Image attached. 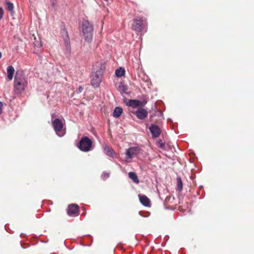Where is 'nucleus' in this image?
Listing matches in <instances>:
<instances>
[{"instance_id":"nucleus-1","label":"nucleus","mask_w":254,"mask_h":254,"mask_svg":"<svg viewBox=\"0 0 254 254\" xmlns=\"http://www.w3.org/2000/svg\"><path fill=\"white\" fill-rule=\"evenodd\" d=\"M27 85L26 79L22 72L17 71L14 81V91L16 94H20L25 90Z\"/></svg>"},{"instance_id":"nucleus-2","label":"nucleus","mask_w":254,"mask_h":254,"mask_svg":"<svg viewBox=\"0 0 254 254\" xmlns=\"http://www.w3.org/2000/svg\"><path fill=\"white\" fill-rule=\"evenodd\" d=\"M82 29L85 41L91 43L93 33V25L89 21L84 20L82 24Z\"/></svg>"},{"instance_id":"nucleus-3","label":"nucleus","mask_w":254,"mask_h":254,"mask_svg":"<svg viewBox=\"0 0 254 254\" xmlns=\"http://www.w3.org/2000/svg\"><path fill=\"white\" fill-rule=\"evenodd\" d=\"M54 114L52 115V124L56 134L60 137L63 136L66 133V128L64 127L62 120L56 118L54 119Z\"/></svg>"},{"instance_id":"nucleus-4","label":"nucleus","mask_w":254,"mask_h":254,"mask_svg":"<svg viewBox=\"0 0 254 254\" xmlns=\"http://www.w3.org/2000/svg\"><path fill=\"white\" fill-rule=\"evenodd\" d=\"M77 147L82 151L88 152L93 150L92 141L87 136L82 137L77 145Z\"/></svg>"},{"instance_id":"nucleus-5","label":"nucleus","mask_w":254,"mask_h":254,"mask_svg":"<svg viewBox=\"0 0 254 254\" xmlns=\"http://www.w3.org/2000/svg\"><path fill=\"white\" fill-rule=\"evenodd\" d=\"M103 70L101 67L99 68L96 71H92L91 76V83L93 87L95 88L98 87L102 81V76Z\"/></svg>"},{"instance_id":"nucleus-6","label":"nucleus","mask_w":254,"mask_h":254,"mask_svg":"<svg viewBox=\"0 0 254 254\" xmlns=\"http://www.w3.org/2000/svg\"><path fill=\"white\" fill-rule=\"evenodd\" d=\"M141 149L137 146L129 147L126 151V158L127 159H132L135 157H139V154L142 153Z\"/></svg>"},{"instance_id":"nucleus-7","label":"nucleus","mask_w":254,"mask_h":254,"mask_svg":"<svg viewBox=\"0 0 254 254\" xmlns=\"http://www.w3.org/2000/svg\"><path fill=\"white\" fill-rule=\"evenodd\" d=\"M63 37L64 41V53L67 55L69 56L71 52L70 43L69 38L67 31L66 29H64L63 31Z\"/></svg>"},{"instance_id":"nucleus-8","label":"nucleus","mask_w":254,"mask_h":254,"mask_svg":"<svg viewBox=\"0 0 254 254\" xmlns=\"http://www.w3.org/2000/svg\"><path fill=\"white\" fill-rule=\"evenodd\" d=\"M144 27L145 25L141 18L134 19L133 23L132 25V28L134 31L136 32H141L143 30Z\"/></svg>"},{"instance_id":"nucleus-9","label":"nucleus","mask_w":254,"mask_h":254,"mask_svg":"<svg viewBox=\"0 0 254 254\" xmlns=\"http://www.w3.org/2000/svg\"><path fill=\"white\" fill-rule=\"evenodd\" d=\"M146 102L144 103L137 99H129L127 104V105L131 107L133 109L140 107H143L146 104Z\"/></svg>"},{"instance_id":"nucleus-10","label":"nucleus","mask_w":254,"mask_h":254,"mask_svg":"<svg viewBox=\"0 0 254 254\" xmlns=\"http://www.w3.org/2000/svg\"><path fill=\"white\" fill-rule=\"evenodd\" d=\"M149 129L153 138H157L160 135V129L158 126L152 124L150 126Z\"/></svg>"},{"instance_id":"nucleus-11","label":"nucleus","mask_w":254,"mask_h":254,"mask_svg":"<svg viewBox=\"0 0 254 254\" xmlns=\"http://www.w3.org/2000/svg\"><path fill=\"white\" fill-rule=\"evenodd\" d=\"M79 211V206L76 204H71L68 205L67 208V214L69 216L73 215Z\"/></svg>"},{"instance_id":"nucleus-12","label":"nucleus","mask_w":254,"mask_h":254,"mask_svg":"<svg viewBox=\"0 0 254 254\" xmlns=\"http://www.w3.org/2000/svg\"><path fill=\"white\" fill-rule=\"evenodd\" d=\"M135 115L138 119L143 120L147 117L148 112L145 109L140 108L136 111Z\"/></svg>"},{"instance_id":"nucleus-13","label":"nucleus","mask_w":254,"mask_h":254,"mask_svg":"<svg viewBox=\"0 0 254 254\" xmlns=\"http://www.w3.org/2000/svg\"><path fill=\"white\" fill-rule=\"evenodd\" d=\"M138 197L139 198V201L140 203L146 207L150 206V201L149 199L145 195H141L139 194Z\"/></svg>"},{"instance_id":"nucleus-14","label":"nucleus","mask_w":254,"mask_h":254,"mask_svg":"<svg viewBox=\"0 0 254 254\" xmlns=\"http://www.w3.org/2000/svg\"><path fill=\"white\" fill-rule=\"evenodd\" d=\"M7 78L10 80L13 78L14 68L12 65H8L7 67Z\"/></svg>"},{"instance_id":"nucleus-15","label":"nucleus","mask_w":254,"mask_h":254,"mask_svg":"<svg viewBox=\"0 0 254 254\" xmlns=\"http://www.w3.org/2000/svg\"><path fill=\"white\" fill-rule=\"evenodd\" d=\"M123 109L120 107H116L114 110L113 116L115 118H119L123 113Z\"/></svg>"},{"instance_id":"nucleus-16","label":"nucleus","mask_w":254,"mask_h":254,"mask_svg":"<svg viewBox=\"0 0 254 254\" xmlns=\"http://www.w3.org/2000/svg\"><path fill=\"white\" fill-rule=\"evenodd\" d=\"M128 177L135 184H138L139 182L136 174L133 172H130L128 173Z\"/></svg>"},{"instance_id":"nucleus-17","label":"nucleus","mask_w":254,"mask_h":254,"mask_svg":"<svg viewBox=\"0 0 254 254\" xmlns=\"http://www.w3.org/2000/svg\"><path fill=\"white\" fill-rule=\"evenodd\" d=\"M104 152L105 154H106L107 155L110 156V157H113L114 152L113 150L109 147V146H105L104 148Z\"/></svg>"},{"instance_id":"nucleus-18","label":"nucleus","mask_w":254,"mask_h":254,"mask_svg":"<svg viewBox=\"0 0 254 254\" xmlns=\"http://www.w3.org/2000/svg\"><path fill=\"white\" fill-rule=\"evenodd\" d=\"M115 74L118 77H122L125 75V70L124 68L120 67L116 70Z\"/></svg>"},{"instance_id":"nucleus-19","label":"nucleus","mask_w":254,"mask_h":254,"mask_svg":"<svg viewBox=\"0 0 254 254\" xmlns=\"http://www.w3.org/2000/svg\"><path fill=\"white\" fill-rule=\"evenodd\" d=\"M177 187L179 191H182L183 189V182L180 177L177 178Z\"/></svg>"},{"instance_id":"nucleus-20","label":"nucleus","mask_w":254,"mask_h":254,"mask_svg":"<svg viewBox=\"0 0 254 254\" xmlns=\"http://www.w3.org/2000/svg\"><path fill=\"white\" fill-rule=\"evenodd\" d=\"M6 8L7 9L11 12H13L14 6L13 4L9 1L6 2Z\"/></svg>"},{"instance_id":"nucleus-21","label":"nucleus","mask_w":254,"mask_h":254,"mask_svg":"<svg viewBox=\"0 0 254 254\" xmlns=\"http://www.w3.org/2000/svg\"><path fill=\"white\" fill-rule=\"evenodd\" d=\"M157 145L159 148L163 149H165V145L161 140L160 139L157 142Z\"/></svg>"},{"instance_id":"nucleus-22","label":"nucleus","mask_w":254,"mask_h":254,"mask_svg":"<svg viewBox=\"0 0 254 254\" xmlns=\"http://www.w3.org/2000/svg\"><path fill=\"white\" fill-rule=\"evenodd\" d=\"M119 88L120 90L123 91L124 92H125L127 89V86H125L122 82L119 85Z\"/></svg>"},{"instance_id":"nucleus-23","label":"nucleus","mask_w":254,"mask_h":254,"mask_svg":"<svg viewBox=\"0 0 254 254\" xmlns=\"http://www.w3.org/2000/svg\"><path fill=\"white\" fill-rule=\"evenodd\" d=\"M110 176V174L107 172H103L101 175V178L103 180H106Z\"/></svg>"},{"instance_id":"nucleus-24","label":"nucleus","mask_w":254,"mask_h":254,"mask_svg":"<svg viewBox=\"0 0 254 254\" xmlns=\"http://www.w3.org/2000/svg\"><path fill=\"white\" fill-rule=\"evenodd\" d=\"M83 90V88L81 86H80L78 88V89L76 90V92L77 94H79V93H80L81 92H82Z\"/></svg>"},{"instance_id":"nucleus-25","label":"nucleus","mask_w":254,"mask_h":254,"mask_svg":"<svg viewBox=\"0 0 254 254\" xmlns=\"http://www.w3.org/2000/svg\"><path fill=\"white\" fill-rule=\"evenodd\" d=\"M51 5L53 7H54L56 5L57 0H50Z\"/></svg>"},{"instance_id":"nucleus-26","label":"nucleus","mask_w":254,"mask_h":254,"mask_svg":"<svg viewBox=\"0 0 254 254\" xmlns=\"http://www.w3.org/2000/svg\"><path fill=\"white\" fill-rule=\"evenodd\" d=\"M3 15V10L2 8H0V20L2 18Z\"/></svg>"},{"instance_id":"nucleus-27","label":"nucleus","mask_w":254,"mask_h":254,"mask_svg":"<svg viewBox=\"0 0 254 254\" xmlns=\"http://www.w3.org/2000/svg\"><path fill=\"white\" fill-rule=\"evenodd\" d=\"M2 102H0V114L1 113V112H2V110H1V107H2Z\"/></svg>"},{"instance_id":"nucleus-28","label":"nucleus","mask_w":254,"mask_h":254,"mask_svg":"<svg viewBox=\"0 0 254 254\" xmlns=\"http://www.w3.org/2000/svg\"><path fill=\"white\" fill-rule=\"evenodd\" d=\"M160 115H162V113L161 112H160Z\"/></svg>"},{"instance_id":"nucleus-29","label":"nucleus","mask_w":254,"mask_h":254,"mask_svg":"<svg viewBox=\"0 0 254 254\" xmlns=\"http://www.w3.org/2000/svg\"><path fill=\"white\" fill-rule=\"evenodd\" d=\"M5 229L6 230V225H5Z\"/></svg>"}]
</instances>
